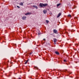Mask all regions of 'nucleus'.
<instances>
[{
	"label": "nucleus",
	"instance_id": "obj_17",
	"mask_svg": "<svg viewBox=\"0 0 79 79\" xmlns=\"http://www.w3.org/2000/svg\"><path fill=\"white\" fill-rule=\"evenodd\" d=\"M78 44H75V46H76V47H77V46H78Z\"/></svg>",
	"mask_w": 79,
	"mask_h": 79
},
{
	"label": "nucleus",
	"instance_id": "obj_26",
	"mask_svg": "<svg viewBox=\"0 0 79 79\" xmlns=\"http://www.w3.org/2000/svg\"><path fill=\"white\" fill-rule=\"evenodd\" d=\"M38 34H39H39H39V33H38Z\"/></svg>",
	"mask_w": 79,
	"mask_h": 79
},
{
	"label": "nucleus",
	"instance_id": "obj_4",
	"mask_svg": "<svg viewBox=\"0 0 79 79\" xmlns=\"http://www.w3.org/2000/svg\"><path fill=\"white\" fill-rule=\"evenodd\" d=\"M61 13H60L57 16V18H59V17H60V16H61Z\"/></svg>",
	"mask_w": 79,
	"mask_h": 79
},
{
	"label": "nucleus",
	"instance_id": "obj_12",
	"mask_svg": "<svg viewBox=\"0 0 79 79\" xmlns=\"http://www.w3.org/2000/svg\"><path fill=\"white\" fill-rule=\"evenodd\" d=\"M29 59H28V60H27L26 62L25 63V64H27V62H28V61H29Z\"/></svg>",
	"mask_w": 79,
	"mask_h": 79
},
{
	"label": "nucleus",
	"instance_id": "obj_18",
	"mask_svg": "<svg viewBox=\"0 0 79 79\" xmlns=\"http://www.w3.org/2000/svg\"><path fill=\"white\" fill-rule=\"evenodd\" d=\"M35 6H35V5H34L33 6V8H35Z\"/></svg>",
	"mask_w": 79,
	"mask_h": 79
},
{
	"label": "nucleus",
	"instance_id": "obj_11",
	"mask_svg": "<svg viewBox=\"0 0 79 79\" xmlns=\"http://www.w3.org/2000/svg\"><path fill=\"white\" fill-rule=\"evenodd\" d=\"M20 5H21V6H23V2H20L19 3Z\"/></svg>",
	"mask_w": 79,
	"mask_h": 79
},
{
	"label": "nucleus",
	"instance_id": "obj_2",
	"mask_svg": "<svg viewBox=\"0 0 79 79\" xmlns=\"http://www.w3.org/2000/svg\"><path fill=\"white\" fill-rule=\"evenodd\" d=\"M40 7H44V4L40 3Z\"/></svg>",
	"mask_w": 79,
	"mask_h": 79
},
{
	"label": "nucleus",
	"instance_id": "obj_6",
	"mask_svg": "<svg viewBox=\"0 0 79 79\" xmlns=\"http://www.w3.org/2000/svg\"><path fill=\"white\" fill-rule=\"evenodd\" d=\"M47 10H43V13H44V14H46V13H47Z\"/></svg>",
	"mask_w": 79,
	"mask_h": 79
},
{
	"label": "nucleus",
	"instance_id": "obj_24",
	"mask_svg": "<svg viewBox=\"0 0 79 79\" xmlns=\"http://www.w3.org/2000/svg\"><path fill=\"white\" fill-rule=\"evenodd\" d=\"M12 79H15V78H13Z\"/></svg>",
	"mask_w": 79,
	"mask_h": 79
},
{
	"label": "nucleus",
	"instance_id": "obj_21",
	"mask_svg": "<svg viewBox=\"0 0 79 79\" xmlns=\"http://www.w3.org/2000/svg\"><path fill=\"white\" fill-rule=\"evenodd\" d=\"M64 62H66V60H64Z\"/></svg>",
	"mask_w": 79,
	"mask_h": 79
},
{
	"label": "nucleus",
	"instance_id": "obj_1",
	"mask_svg": "<svg viewBox=\"0 0 79 79\" xmlns=\"http://www.w3.org/2000/svg\"><path fill=\"white\" fill-rule=\"evenodd\" d=\"M53 32L55 34H58V31H57V30L56 29H54L53 30Z\"/></svg>",
	"mask_w": 79,
	"mask_h": 79
},
{
	"label": "nucleus",
	"instance_id": "obj_9",
	"mask_svg": "<svg viewBox=\"0 0 79 79\" xmlns=\"http://www.w3.org/2000/svg\"><path fill=\"white\" fill-rule=\"evenodd\" d=\"M26 15H31V13L29 12H27L25 14Z\"/></svg>",
	"mask_w": 79,
	"mask_h": 79
},
{
	"label": "nucleus",
	"instance_id": "obj_7",
	"mask_svg": "<svg viewBox=\"0 0 79 79\" xmlns=\"http://www.w3.org/2000/svg\"><path fill=\"white\" fill-rule=\"evenodd\" d=\"M48 4H43L44 7L46 6H48Z\"/></svg>",
	"mask_w": 79,
	"mask_h": 79
},
{
	"label": "nucleus",
	"instance_id": "obj_20",
	"mask_svg": "<svg viewBox=\"0 0 79 79\" xmlns=\"http://www.w3.org/2000/svg\"><path fill=\"white\" fill-rule=\"evenodd\" d=\"M17 8H20V7H19V6H17Z\"/></svg>",
	"mask_w": 79,
	"mask_h": 79
},
{
	"label": "nucleus",
	"instance_id": "obj_16",
	"mask_svg": "<svg viewBox=\"0 0 79 79\" xmlns=\"http://www.w3.org/2000/svg\"><path fill=\"white\" fill-rule=\"evenodd\" d=\"M44 43H45V42H44L43 41V40L41 41V43L43 44H44Z\"/></svg>",
	"mask_w": 79,
	"mask_h": 79
},
{
	"label": "nucleus",
	"instance_id": "obj_23",
	"mask_svg": "<svg viewBox=\"0 0 79 79\" xmlns=\"http://www.w3.org/2000/svg\"><path fill=\"white\" fill-rule=\"evenodd\" d=\"M35 8H36V9H37L38 8L37 6H35Z\"/></svg>",
	"mask_w": 79,
	"mask_h": 79
},
{
	"label": "nucleus",
	"instance_id": "obj_5",
	"mask_svg": "<svg viewBox=\"0 0 79 79\" xmlns=\"http://www.w3.org/2000/svg\"><path fill=\"white\" fill-rule=\"evenodd\" d=\"M26 18V17L24 16L22 17V19L23 20H25Z\"/></svg>",
	"mask_w": 79,
	"mask_h": 79
},
{
	"label": "nucleus",
	"instance_id": "obj_28",
	"mask_svg": "<svg viewBox=\"0 0 79 79\" xmlns=\"http://www.w3.org/2000/svg\"><path fill=\"white\" fill-rule=\"evenodd\" d=\"M71 73H70V74H71Z\"/></svg>",
	"mask_w": 79,
	"mask_h": 79
},
{
	"label": "nucleus",
	"instance_id": "obj_8",
	"mask_svg": "<svg viewBox=\"0 0 79 79\" xmlns=\"http://www.w3.org/2000/svg\"><path fill=\"white\" fill-rule=\"evenodd\" d=\"M55 53L56 55H60V53L56 51Z\"/></svg>",
	"mask_w": 79,
	"mask_h": 79
},
{
	"label": "nucleus",
	"instance_id": "obj_19",
	"mask_svg": "<svg viewBox=\"0 0 79 79\" xmlns=\"http://www.w3.org/2000/svg\"><path fill=\"white\" fill-rule=\"evenodd\" d=\"M32 52H31L30 53V55H32Z\"/></svg>",
	"mask_w": 79,
	"mask_h": 79
},
{
	"label": "nucleus",
	"instance_id": "obj_14",
	"mask_svg": "<svg viewBox=\"0 0 79 79\" xmlns=\"http://www.w3.org/2000/svg\"><path fill=\"white\" fill-rule=\"evenodd\" d=\"M68 17H70V18L71 17V15H68Z\"/></svg>",
	"mask_w": 79,
	"mask_h": 79
},
{
	"label": "nucleus",
	"instance_id": "obj_22",
	"mask_svg": "<svg viewBox=\"0 0 79 79\" xmlns=\"http://www.w3.org/2000/svg\"><path fill=\"white\" fill-rule=\"evenodd\" d=\"M43 40L44 41H46V40H45V39H43Z\"/></svg>",
	"mask_w": 79,
	"mask_h": 79
},
{
	"label": "nucleus",
	"instance_id": "obj_3",
	"mask_svg": "<svg viewBox=\"0 0 79 79\" xmlns=\"http://www.w3.org/2000/svg\"><path fill=\"white\" fill-rule=\"evenodd\" d=\"M54 40V42L55 43H56V42L57 41V40L55 38H54L53 39ZM55 44H56V43Z\"/></svg>",
	"mask_w": 79,
	"mask_h": 79
},
{
	"label": "nucleus",
	"instance_id": "obj_15",
	"mask_svg": "<svg viewBox=\"0 0 79 79\" xmlns=\"http://www.w3.org/2000/svg\"><path fill=\"white\" fill-rule=\"evenodd\" d=\"M46 23H49V21H48V20H46Z\"/></svg>",
	"mask_w": 79,
	"mask_h": 79
},
{
	"label": "nucleus",
	"instance_id": "obj_10",
	"mask_svg": "<svg viewBox=\"0 0 79 79\" xmlns=\"http://www.w3.org/2000/svg\"><path fill=\"white\" fill-rule=\"evenodd\" d=\"M34 68L35 69H39V68H38V67H37L35 66L34 67Z\"/></svg>",
	"mask_w": 79,
	"mask_h": 79
},
{
	"label": "nucleus",
	"instance_id": "obj_27",
	"mask_svg": "<svg viewBox=\"0 0 79 79\" xmlns=\"http://www.w3.org/2000/svg\"><path fill=\"white\" fill-rule=\"evenodd\" d=\"M75 50H76V49H75Z\"/></svg>",
	"mask_w": 79,
	"mask_h": 79
},
{
	"label": "nucleus",
	"instance_id": "obj_13",
	"mask_svg": "<svg viewBox=\"0 0 79 79\" xmlns=\"http://www.w3.org/2000/svg\"><path fill=\"white\" fill-rule=\"evenodd\" d=\"M61 5V3H59V4H58L57 5V7H58V6H60V5Z\"/></svg>",
	"mask_w": 79,
	"mask_h": 79
},
{
	"label": "nucleus",
	"instance_id": "obj_25",
	"mask_svg": "<svg viewBox=\"0 0 79 79\" xmlns=\"http://www.w3.org/2000/svg\"><path fill=\"white\" fill-rule=\"evenodd\" d=\"M18 79H21V78H18Z\"/></svg>",
	"mask_w": 79,
	"mask_h": 79
}]
</instances>
